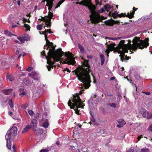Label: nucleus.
Returning <instances> with one entry per match:
<instances>
[{"instance_id": "nucleus-1", "label": "nucleus", "mask_w": 152, "mask_h": 152, "mask_svg": "<svg viewBox=\"0 0 152 152\" xmlns=\"http://www.w3.org/2000/svg\"><path fill=\"white\" fill-rule=\"evenodd\" d=\"M89 60H84L81 66L77 68L72 72H75L78 79L82 82L86 86V88H88L90 86L91 77L89 75L91 72L90 66L88 63Z\"/></svg>"}, {"instance_id": "nucleus-2", "label": "nucleus", "mask_w": 152, "mask_h": 152, "mask_svg": "<svg viewBox=\"0 0 152 152\" xmlns=\"http://www.w3.org/2000/svg\"><path fill=\"white\" fill-rule=\"evenodd\" d=\"M48 56H45L46 59L53 58L55 61H58L60 60L61 58L63 55L67 57L65 60L64 61V64H68L69 65H74L76 63L74 55L69 51L64 53L61 48H59L56 50H53L50 48L49 52L48 53Z\"/></svg>"}, {"instance_id": "nucleus-3", "label": "nucleus", "mask_w": 152, "mask_h": 152, "mask_svg": "<svg viewBox=\"0 0 152 152\" xmlns=\"http://www.w3.org/2000/svg\"><path fill=\"white\" fill-rule=\"evenodd\" d=\"M148 40V38H146L144 40H143L140 39V37H135L132 41V45L131 44V41L130 40H128V42L126 44L128 45V49L131 50H132L131 52L133 53L134 52L132 51L136 50L138 48L142 50L144 48H147L149 45Z\"/></svg>"}, {"instance_id": "nucleus-4", "label": "nucleus", "mask_w": 152, "mask_h": 152, "mask_svg": "<svg viewBox=\"0 0 152 152\" xmlns=\"http://www.w3.org/2000/svg\"><path fill=\"white\" fill-rule=\"evenodd\" d=\"M68 104L71 109H74L76 113L78 115L80 114L79 113L80 110H78V108L81 107L83 108L84 106L83 101L81 100L77 93L73 95L72 97L69 99Z\"/></svg>"}, {"instance_id": "nucleus-5", "label": "nucleus", "mask_w": 152, "mask_h": 152, "mask_svg": "<svg viewBox=\"0 0 152 152\" xmlns=\"http://www.w3.org/2000/svg\"><path fill=\"white\" fill-rule=\"evenodd\" d=\"M86 7H87L90 10L91 14L90 15V20L92 23L96 24L99 23L101 20L99 14L96 11V7L92 4L91 0H89Z\"/></svg>"}, {"instance_id": "nucleus-6", "label": "nucleus", "mask_w": 152, "mask_h": 152, "mask_svg": "<svg viewBox=\"0 0 152 152\" xmlns=\"http://www.w3.org/2000/svg\"><path fill=\"white\" fill-rule=\"evenodd\" d=\"M17 128L15 126L12 127L10 130H8L5 135V139L7 141L6 146L8 149L10 150L12 144L11 141L12 140V135L14 137L16 136L17 132Z\"/></svg>"}, {"instance_id": "nucleus-7", "label": "nucleus", "mask_w": 152, "mask_h": 152, "mask_svg": "<svg viewBox=\"0 0 152 152\" xmlns=\"http://www.w3.org/2000/svg\"><path fill=\"white\" fill-rule=\"evenodd\" d=\"M125 42L124 40L120 41L118 45L115 48L118 53H120L121 51L124 53H128V45L126 44H124Z\"/></svg>"}, {"instance_id": "nucleus-8", "label": "nucleus", "mask_w": 152, "mask_h": 152, "mask_svg": "<svg viewBox=\"0 0 152 152\" xmlns=\"http://www.w3.org/2000/svg\"><path fill=\"white\" fill-rule=\"evenodd\" d=\"M37 122L36 119H33L32 120L30 125L31 127L34 131V134L36 135H39L42 134L43 132L42 129L39 128L37 129Z\"/></svg>"}, {"instance_id": "nucleus-9", "label": "nucleus", "mask_w": 152, "mask_h": 152, "mask_svg": "<svg viewBox=\"0 0 152 152\" xmlns=\"http://www.w3.org/2000/svg\"><path fill=\"white\" fill-rule=\"evenodd\" d=\"M115 45H116L114 43H112L110 45L107 46V48L106 49L105 52L107 53L108 56H109L108 54L110 51H112L114 49H115Z\"/></svg>"}, {"instance_id": "nucleus-10", "label": "nucleus", "mask_w": 152, "mask_h": 152, "mask_svg": "<svg viewBox=\"0 0 152 152\" xmlns=\"http://www.w3.org/2000/svg\"><path fill=\"white\" fill-rule=\"evenodd\" d=\"M47 63L48 64H49V65H48L47 66V68L48 69V71H50L51 70V69H53L54 67V66H53L56 61H54L53 62H52L51 61V59H47Z\"/></svg>"}, {"instance_id": "nucleus-11", "label": "nucleus", "mask_w": 152, "mask_h": 152, "mask_svg": "<svg viewBox=\"0 0 152 152\" xmlns=\"http://www.w3.org/2000/svg\"><path fill=\"white\" fill-rule=\"evenodd\" d=\"M125 53L121 51V53H119L120 54L119 55V56L120 57V59L122 61H124L125 60H128L129 58H130V57L127 56V55H125L124 53Z\"/></svg>"}, {"instance_id": "nucleus-12", "label": "nucleus", "mask_w": 152, "mask_h": 152, "mask_svg": "<svg viewBox=\"0 0 152 152\" xmlns=\"http://www.w3.org/2000/svg\"><path fill=\"white\" fill-rule=\"evenodd\" d=\"M117 121L119 124L116 125V127L118 128H121L123 127L126 124V122H125L123 119H119Z\"/></svg>"}, {"instance_id": "nucleus-13", "label": "nucleus", "mask_w": 152, "mask_h": 152, "mask_svg": "<svg viewBox=\"0 0 152 152\" xmlns=\"http://www.w3.org/2000/svg\"><path fill=\"white\" fill-rule=\"evenodd\" d=\"M138 8H136L134 7H133V10L132 12H130V14L128 12V18L129 19H132L134 17V15L135 13V11L137 10Z\"/></svg>"}, {"instance_id": "nucleus-14", "label": "nucleus", "mask_w": 152, "mask_h": 152, "mask_svg": "<svg viewBox=\"0 0 152 152\" xmlns=\"http://www.w3.org/2000/svg\"><path fill=\"white\" fill-rule=\"evenodd\" d=\"M53 0H47V4L46 5L48 7V10L49 11H50L52 10L53 3Z\"/></svg>"}, {"instance_id": "nucleus-15", "label": "nucleus", "mask_w": 152, "mask_h": 152, "mask_svg": "<svg viewBox=\"0 0 152 152\" xmlns=\"http://www.w3.org/2000/svg\"><path fill=\"white\" fill-rule=\"evenodd\" d=\"M142 116L144 118H146L148 119L152 118V114L147 112L146 111L143 113Z\"/></svg>"}, {"instance_id": "nucleus-16", "label": "nucleus", "mask_w": 152, "mask_h": 152, "mask_svg": "<svg viewBox=\"0 0 152 152\" xmlns=\"http://www.w3.org/2000/svg\"><path fill=\"white\" fill-rule=\"evenodd\" d=\"M69 146L72 148L73 151H75L78 149V147L77 143L75 142H72L70 144Z\"/></svg>"}, {"instance_id": "nucleus-17", "label": "nucleus", "mask_w": 152, "mask_h": 152, "mask_svg": "<svg viewBox=\"0 0 152 152\" xmlns=\"http://www.w3.org/2000/svg\"><path fill=\"white\" fill-rule=\"evenodd\" d=\"M45 22H46L45 23L46 26L48 28H50L51 25V20L46 17Z\"/></svg>"}, {"instance_id": "nucleus-18", "label": "nucleus", "mask_w": 152, "mask_h": 152, "mask_svg": "<svg viewBox=\"0 0 152 152\" xmlns=\"http://www.w3.org/2000/svg\"><path fill=\"white\" fill-rule=\"evenodd\" d=\"M13 91L12 89H5L2 91V93L6 95H9L12 93Z\"/></svg>"}, {"instance_id": "nucleus-19", "label": "nucleus", "mask_w": 152, "mask_h": 152, "mask_svg": "<svg viewBox=\"0 0 152 152\" xmlns=\"http://www.w3.org/2000/svg\"><path fill=\"white\" fill-rule=\"evenodd\" d=\"M45 122L42 124V126L45 128H47L49 125V123L47 118H45L44 120Z\"/></svg>"}, {"instance_id": "nucleus-20", "label": "nucleus", "mask_w": 152, "mask_h": 152, "mask_svg": "<svg viewBox=\"0 0 152 152\" xmlns=\"http://www.w3.org/2000/svg\"><path fill=\"white\" fill-rule=\"evenodd\" d=\"M105 24V25L108 26H113V20L112 21L108 20H106L104 21Z\"/></svg>"}, {"instance_id": "nucleus-21", "label": "nucleus", "mask_w": 152, "mask_h": 152, "mask_svg": "<svg viewBox=\"0 0 152 152\" xmlns=\"http://www.w3.org/2000/svg\"><path fill=\"white\" fill-rule=\"evenodd\" d=\"M100 57L101 59V65H102L104 63L105 61V58L103 55H100Z\"/></svg>"}, {"instance_id": "nucleus-22", "label": "nucleus", "mask_w": 152, "mask_h": 152, "mask_svg": "<svg viewBox=\"0 0 152 152\" xmlns=\"http://www.w3.org/2000/svg\"><path fill=\"white\" fill-rule=\"evenodd\" d=\"M24 35V36H22V37L24 41H28L30 40L29 36L28 34H25Z\"/></svg>"}, {"instance_id": "nucleus-23", "label": "nucleus", "mask_w": 152, "mask_h": 152, "mask_svg": "<svg viewBox=\"0 0 152 152\" xmlns=\"http://www.w3.org/2000/svg\"><path fill=\"white\" fill-rule=\"evenodd\" d=\"M23 82L24 84L26 86H28L30 84V81L26 78L24 79Z\"/></svg>"}, {"instance_id": "nucleus-24", "label": "nucleus", "mask_w": 152, "mask_h": 152, "mask_svg": "<svg viewBox=\"0 0 152 152\" xmlns=\"http://www.w3.org/2000/svg\"><path fill=\"white\" fill-rule=\"evenodd\" d=\"M105 10L107 12H108L111 9V6L109 4H106L104 6Z\"/></svg>"}, {"instance_id": "nucleus-25", "label": "nucleus", "mask_w": 152, "mask_h": 152, "mask_svg": "<svg viewBox=\"0 0 152 152\" xmlns=\"http://www.w3.org/2000/svg\"><path fill=\"white\" fill-rule=\"evenodd\" d=\"M31 126H28L26 127L22 131V133H24L28 131V130L30 129V128L31 127Z\"/></svg>"}, {"instance_id": "nucleus-26", "label": "nucleus", "mask_w": 152, "mask_h": 152, "mask_svg": "<svg viewBox=\"0 0 152 152\" xmlns=\"http://www.w3.org/2000/svg\"><path fill=\"white\" fill-rule=\"evenodd\" d=\"M79 48L80 49V51L82 53H84V49L83 47L80 44H78Z\"/></svg>"}, {"instance_id": "nucleus-27", "label": "nucleus", "mask_w": 152, "mask_h": 152, "mask_svg": "<svg viewBox=\"0 0 152 152\" xmlns=\"http://www.w3.org/2000/svg\"><path fill=\"white\" fill-rule=\"evenodd\" d=\"M119 14H118L117 11H116L112 15L113 18L114 19H115L117 17H119Z\"/></svg>"}, {"instance_id": "nucleus-28", "label": "nucleus", "mask_w": 152, "mask_h": 152, "mask_svg": "<svg viewBox=\"0 0 152 152\" xmlns=\"http://www.w3.org/2000/svg\"><path fill=\"white\" fill-rule=\"evenodd\" d=\"M38 74L36 72H32L30 73H29V76L31 77H33V76H36V75Z\"/></svg>"}, {"instance_id": "nucleus-29", "label": "nucleus", "mask_w": 152, "mask_h": 152, "mask_svg": "<svg viewBox=\"0 0 152 152\" xmlns=\"http://www.w3.org/2000/svg\"><path fill=\"white\" fill-rule=\"evenodd\" d=\"M4 33L8 36L11 37L12 35H13L10 32L7 30H5L4 31Z\"/></svg>"}, {"instance_id": "nucleus-30", "label": "nucleus", "mask_w": 152, "mask_h": 152, "mask_svg": "<svg viewBox=\"0 0 152 152\" xmlns=\"http://www.w3.org/2000/svg\"><path fill=\"white\" fill-rule=\"evenodd\" d=\"M65 1V0H61L57 4L56 6L55 7V9H56L59 7L60 5Z\"/></svg>"}, {"instance_id": "nucleus-31", "label": "nucleus", "mask_w": 152, "mask_h": 152, "mask_svg": "<svg viewBox=\"0 0 152 152\" xmlns=\"http://www.w3.org/2000/svg\"><path fill=\"white\" fill-rule=\"evenodd\" d=\"M47 113L46 112H45L43 113L42 115V118L41 120V121H43L45 119V118H47Z\"/></svg>"}, {"instance_id": "nucleus-32", "label": "nucleus", "mask_w": 152, "mask_h": 152, "mask_svg": "<svg viewBox=\"0 0 152 152\" xmlns=\"http://www.w3.org/2000/svg\"><path fill=\"white\" fill-rule=\"evenodd\" d=\"M9 104L10 107L12 108L13 107L14 104L13 102H12V99H10L9 100L8 102Z\"/></svg>"}, {"instance_id": "nucleus-33", "label": "nucleus", "mask_w": 152, "mask_h": 152, "mask_svg": "<svg viewBox=\"0 0 152 152\" xmlns=\"http://www.w3.org/2000/svg\"><path fill=\"white\" fill-rule=\"evenodd\" d=\"M128 14L126 15L125 13H121V14L119 15V17L121 18V17H128Z\"/></svg>"}, {"instance_id": "nucleus-34", "label": "nucleus", "mask_w": 152, "mask_h": 152, "mask_svg": "<svg viewBox=\"0 0 152 152\" xmlns=\"http://www.w3.org/2000/svg\"><path fill=\"white\" fill-rule=\"evenodd\" d=\"M6 78L7 79H8L10 81H12L14 79L13 77L10 75L7 76Z\"/></svg>"}, {"instance_id": "nucleus-35", "label": "nucleus", "mask_w": 152, "mask_h": 152, "mask_svg": "<svg viewBox=\"0 0 152 152\" xmlns=\"http://www.w3.org/2000/svg\"><path fill=\"white\" fill-rule=\"evenodd\" d=\"M140 152H149V150L148 148H145L141 150Z\"/></svg>"}, {"instance_id": "nucleus-36", "label": "nucleus", "mask_w": 152, "mask_h": 152, "mask_svg": "<svg viewBox=\"0 0 152 152\" xmlns=\"http://www.w3.org/2000/svg\"><path fill=\"white\" fill-rule=\"evenodd\" d=\"M24 27H25L26 28V30L27 31H30V27L29 25H28L26 24H24Z\"/></svg>"}, {"instance_id": "nucleus-37", "label": "nucleus", "mask_w": 152, "mask_h": 152, "mask_svg": "<svg viewBox=\"0 0 152 152\" xmlns=\"http://www.w3.org/2000/svg\"><path fill=\"white\" fill-rule=\"evenodd\" d=\"M34 80H36L38 81L39 80V77L38 75V74L36 75V76H33V77H31Z\"/></svg>"}, {"instance_id": "nucleus-38", "label": "nucleus", "mask_w": 152, "mask_h": 152, "mask_svg": "<svg viewBox=\"0 0 152 152\" xmlns=\"http://www.w3.org/2000/svg\"><path fill=\"white\" fill-rule=\"evenodd\" d=\"M17 38L21 42V43L22 44L24 42V41L23 40L22 37H18Z\"/></svg>"}, {"instance_id": "nucleus-39", "label": "nucleus", "mask_w": 152, "mask_h": 152, "mask_svg": "<svg viewBox=\"0 0 152 152\" xmlns=\"http://www.w3.org/2000/svg\"><path fill=\"white\" fill-rule=\"evenodd\" d=\"M42 28V26L40 25H38L37 26V28L38 30H41Z\"/></svg>"}, {"instance_id": "nucleus-40", "label": "nucleus", "mask_w": 152, "mask_h": 152, "mask_svg": "<svg viewBox=\"0 0 152 152\" xmlns=\"http://www.w3.org/2000/svg\"><path fill=\"white\" fill-rule=\"evenodd\" d=\"M53 13L52 12H50V11H49L48 12V15L47 16H46V17H53Z\"/></svg>"}, {"instance_id": "nucleus-41", "label": "nucleus", "mask_w": 152, "mask_h": 152, "mask_svg": "<svg viewBox=\"0 0 152 152\" xmlns=\"http://www.w3.org/2000/svg\"><path fill=\"white\" fill-rule=\"evenodd\" d=\"M53 46V43L52 42H50L49 44V45H48V47H47V49L48 50L49 48H50V47H51Z\"/></svg>"}, {"instance_id": "nucleus-42", "label": "nucleus", "mask_w": 152, "mask_h": 152, "mask_svg": "<svg viewBox=\"0 0 152 152\" xmlns=\"http://www.w3.org/2000/svg\"><path fill=\"white\" fill-rule=\"evenodd\" d=\"M42 17V18L41 19H38V20H40L41 21H43L44 22L45 21V18H46V16L45 17Z\"/></svg>"}, {"instance_id": "nucleus-43", "label": "nucleus", "mask_w": 152, "mask_h": 152, "mask_svg": "<svg viewBox=\"0 0 152 152\" xmlns=\"http://www.w3.org/2000/svg\"><path fill=\"white\" fill-rule=\"evenodd\" d=\"M28 113L31 116L33 115L34 114L33 111L31 110H29L28 111Z\"/></svg>"}, {"instance_id": "nucleus-44", "label": "nucleus", "mask_w": 152, "mask_h": 152, "mask_svg": "<svg viewBox=\"0 0 152 152\" xmlns=\"http://www.w3.org/2000/svg\"><path fill=\"white\" fill-rule=\"evenodd\" d=\"M109 105L115 108L116 107V104L114 103L110 104Z\"/></svg>"}, {"instance_id": "nucleus-45", "label": "nucleus", "mask_w": 152, "mask_h": 152, "mask_svg": "<svg viewBox=\"0 0 152 152\" xmlns=\"http://www.w3.org/2000/svg\"><path fill=\"white\" fill-rule=\"evenodd\" d=\"M49 151L47 149H42L40 151V152H48Z\"/></svg>"}, {"instance_id": "nucleus-46", "label": "nucleus", "mask_w": 152, "mask_h": 152, "mask_svg": "<svg viewBox=\"0 0 152 152\" xmlns=\"http://www.w3.org/2000/svg\"><path fill=\"white\" fill-rule=\"evenodd\" d=\"M105 8H104V7H102V8L99 11V12L100 13H103L104 12V11H105Z\"/></svg>"}, {"instance_id": "nucleus-47", "label": "nucleus", "mask_w": 152, "mask_h": 152, "mask_svg": "<svg viewBox=\"0 0 152 152\" xmlns=\"http://www.w3.org/2000/svg\"><path fill=\"white\" fill-rule=\"evenodd\" d=\"M113 25L115 24H119L120 23V22L118 21H115L113 20Z\"/></svg>"}, {"instance_id": "nucleus-48", "label": "nucleus", "mask_w": 152, "mask_h": 152, "mask_svg": "<svg viewBox=\"0 0 152 152\" xmlns=\"http://www.w3.org/2000/svg\"><path fill=\"white\" fill-rule=\"evenodd\" d=\"M148 130L149 131L152 132V124L150 125L148 127Z\"/></svg>"}, {"instance_id": "nucleus-49", "label": "nucleus", "mask_w": 152, "mask_h": 152, "mask_svg": "<svg viewBox=\"0 0 152 152\" xmlns=\"http://www.w3.org/2000/svg\"><path fill=\"white\" fill-rule=\"evenodd\" d=\"M12 148L13 149V152H16V148L15 147L14 145H13Z\"/></svg>"}, {"instance_id": "nucleus-50", "label": "nucleus", "mask_w": 152, "mask_h": 152, "mask_svg": "<svg viewBox=\"0 0 152 152\" xmlns=\"http://www.w3.org/2000/svg\"><path fill=\"white\" fill-rule=\"evenodd\" d=\"M26 92L24 91L23 92H21L20 94H19V95H25L26 94Z\"/></svg>"}, {"instance_id": "nucleus-51", "label": "nucleus", "mask_w": 152, "mask_h": 152, "mask_svg": "<svg viewBox=\"0 0 152 152\" xmlns=\"http://www.w3.org/2000/svg\"><path fill=\"white\" fill-rule=\"evenodd\" d=\"M47 32H48L49 34H52L53 32L51 31V29H48L46 30Z\"/></svg>"}, {"instance_id": "nucleus-52", "label": "nucleus", "mask_w": 152, "mask_h": 152, "mask_svg": "<svg viewBox=\"0 0 152 152\" xmlns=\"http://www.w3.org/2000/svg\"><path fill=\"white\" fill-rule=\"evenodd\" d=\"M39 113H37L35 115V118H37L39 117Z\"/></svg>"}, {"instance_id": "nucleus-53", "label": "nucleus", "mask_w": 152, "mask_h": 152, "mask_svg": "<svg viewBox=\"0 0 152 152\" xmlns=\"http://www.w3.org/2000/svg\"><path fill=\"white\" fill-rule=\"evenodd\" d=\"M134 150L132 148L129 149L126 152H133Z\"/></svg>"}, {"instance_id": "nucleus-54", "label": "nucleus", "mask_w": 152, "mask_h": 152, "mask_svg": "<svg viewBox=\"0 0 152 152\" xmlns=\"http://www.w3.org/2000/svg\"><path fill=\"white\" fill-rule=\"evenodd\" d=\"M31 67H28L26 69V70L27 71H28V72H30L31 71Z\"/></svg>"}, {"instance_id": "nucleus-55", "label": "nucleus", "mask_w": 152, "mask_h": 152, "mask_svg": "<svg viewBox=\"0 0 152 152\" xmlns=\"http://www.w3.org/2000/svg\"><path fill=\"white\" fill-rule=\"evenodd\" d=\"M84 89H83L82 90L80 91L79 93V94H78V95H80L82 94L83 93V91H84Z\"/></svg>"}, {"instance_id": "nucleus-56", "label": "nucleus", "mask_w": 152, "mask_h": 152, "mask_svg": "<svg viewBox=\"0 0 152 152\" xmlns=\"http://www.w3.org/2000/svg\"><path fill=\"white\" fill-rule=\"evenodd\" d=\"M24 88H20L19 89V91L21 92L24 91Z\"/></svg>"}, {"instance_id": "nucleus-57", "label": "nucleus", "mask_w": 152, "mask_h": 152, "mask_svg": "<svg viewBox=\"0 0 152 152\" xmlns=\"http://www.w3.org/2000/svg\"><path fill=\"white\" fill-rule=\"evenodd\" d=\"M142 93L144 94H145L147 95H150L151 94V93L149 92H142Z\"/></svg>"}, {"instance_id": "nucleus-58", "label": "nucleus", "mask_w": 152, "mask_h": 152, "mask_svg": "<svg viewBox=\"0 0 152 152\" xmlns=\"http://www.w3.org/2000/svg\"><path fill=\"white\" fill-rule=\"evenodd\" d=\"M26 74H25V73L24 72H22L21 74L20 75V76L22 77L23 76H26Z\"/></svg>"}, {"instance_id": "nucleus-59", "label": "nucleus", "mask_w": 152, "mask_h": 152, "mask_svg": "<svg viewBox=\"0 0 152 152\" xmlns=\"http://www.w3.org/2000/svg\"><path fill=\"white\" fill-rule=\"evenodd\" d=\"M143 137V136L142 135H140L138 136V137L137 138V139L138 140H140L141 138Z\"/></svg>"}, {"instance_id": "nucleus-60", "label": "nucleus", "mask_w": 152, "mask_h": 152, "mask_svg": "<svg viewBox=\"0 0 152 152\" xmlns=\"http://www.w3.org/2000/svg\"><path fill=\"white\" fill-rule=\"evenodd\" d=\"M95 3L96 5H97L99 4V2L97 0H95Z\"/></svg>"}, {"instance_id": "nucleus-61", "label": "nucleus", "mask_w": 152, "mask_h": 152, "mask_svg": "<svg viewBox=\"0 0 152 152\" xmlns=\"http://www.w3.org/2000/svg\"><path fill=\"white\" fill-rule=\"evenodd\" d=\"M50 42L48 40H47L46 41V45L47 46H48L49 45V44L50 43Z\"/></svg>"}, {"instance_id": "nucleus-62", "label": "nucleus", "mask_w": 152, "mask_h": 152, "mask_svg": "<svg viewBox=\"0 0 152 152\" xmlns=\"http://www.w3.org/2000/svg\"><path fill=\"white\" fill-rule=\"evenodd\" d=\"M41 55L43 56H45V51H42L41 53Z\"/></svg>"}, {"instance_id": "nucleus-63", "label": "nucleus", "mask_w": 152, "mask_h": 152, "mask_svg": "<svg viewBox=\"0 0 152 152\" xmlns=\"http://www.w3.org/2000/svg\"><path fill=\"white\" fill-rule=\"evenodd\" d=\"M106 95L107 96H113V94L110 93L107 94Z\"/></svg>"}, {"instance_id": "nucleus-64", "label": "nucleus", "mask_w": 152, "mask_h": 152, "mask_svg": "<svg viewBox=\"0 0 152 152\" xmlns=\"http://www.w3.org/2000/svg\"><path fill=\"white\" fill-rule=\"evenodd\" d=\"M46 33H47L46 30L45 29V30L44 31L42 32V34L45 35V34H46Z\"/></svg>"}]
</instances>
